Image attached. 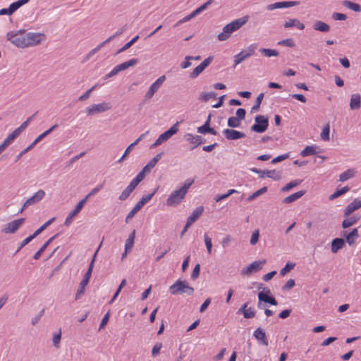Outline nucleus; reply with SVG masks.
Here are the masks:
<instances>
[{
    "instance_id": "f257e3e1",
    "label": "nucleus",
    "mask_w": 361,
    "mask_h": 361,
    "mask_svg": "<svg viewBox=\"0 0 361 361\" xmlns=\"http://www.w3.org/2000/svg\"><path fill=\"white\" fill-rule=\"evenodd\" d=\"M248 17L245 16L243 18H238L232 22L229 23L223 27V32L219 33L217 38L219 41H226L228 39L231 35L240 29L243 25L247 21Z\"/></svg>"
},
{
    "instance_id": "f03ea898",
    "label": "nucleus",
    "mask_w": 361,
    "mask_h": 361,
    "mask_svg": "<svg viewBox=\"0 0 361 361\" xmlns=\"http://www.w3.org/2000/svg\"><path fill=\"white\" fill-rule=\"evenodd\" d=\"M169 291L171 295L185 294L191 296L194 294L195 290L186 281L178 279L169 287Z\"/></svg>"
},
{
    "instance_id": "7ed1b4c3",
    "label": "nucleus",
    "mask_w": 361,
    "mask_h": 361,
    "mask_svg": "<svg viewBox=\"0 0 361 361\" xmlns=\"http://www.w3.org/2000/svg\"><path fill=\"white\" fill-rule=\"evenodd\" d=\"M25 31L24 30H20L17 32H8L6 34V38L13 44L19 48H25Z\"/></svg>"
},
{
    "instance_id": "20e7f679",
    "label": "nucleus",
    "mask_w": 361,
    "mask_h": 361,
    "mask_svg": "<svg viewBox=\"0 0 361 361\" xmlns=\"http://www.w3.org/2000/svg\"><path fill=\"white\" fill-rule=\"evenodd\" d=\"M158 188H156L152 193L148 194L147 195H144L135 204V206L133 208V209L128 214L126 217V222L128 223L132 218L142 209V207L147 203L155 195L157 192Z\"/></svg>"
},
{
    "instance_id": "39448f33",
    "label": "nucleus",
    "mask_w": 361,
    "mask_h": 361,
    "mask_svg": "<svg viewBox=\"0 0 361 361\" xmlns=\"http://www.w3.org/2000/svg\"><path fill=\"white\" fill-rule=\"evenodd\" d=\"M255 123L253 124L250 129L252 131L262 133L267 130L269 126V119L262 115H257L255 118Z\"/></svg>"
},
{
    "instance_id": "423d86ee",
    "label": "nucleus",
    "mask_w": 361,
    "mask_h": 361,
    "mask_svg": "<svg viewBox=\"0 0 361 361\" xmlns=\"http://www.w3.org/2000/svg\"><path fill=\"white\" fill-rule=\"evenodd\" d=\"M179 122H176L169 130L161 134L156 141L151 145V148H154L160 145L164 142L168 140L171 137L178 131Z\"/></svg>"
},
{
    "instance_id": "0eeeda50",
    "label": "nucleus",
    "mask_w": 361,
    "mask_h": 361,
    "mask_svg": "<svg viewBox=\"0 0 361 361\" xmlns=\"http://www.w3.org/2000/svg\"><path fill=\"white\" fill-rule=\"evenodd\" d=\"M26 47L39 44L46 39V36L41 32H27L25 35Z\"/></svg>"
},
{
    "instance_id": "6e6552de",
    "label": "nucleus",
    "mask_w": 361,
    "mask_h": 361,
    "mask_svg": "<svg viewBox=\"0 0 361 361\" xmlns=\"http://www.w3.org/2000/svg\"><path fill=\"white\" fill-rule=\"evenodd\" d=\"M186 194L180 189L173 190L169 196L166 204L169 207H176L185 198Z\"/></svg>"
},
{
    "instance_id": "1a4fd4ad",
    "label": "nucleus",
    "mask_w": 361,
    "mask_h": 361,
    "mask_svg": "<svg viewBox=\"0 0 361 361\" xmlns=\"http://www.w3.org/2000/svg\"><path fill=\"white\" fill-rule=\"evenodd\" d=\"M257 49V44H252L247 47L246 49L242 50L239 54L234 56V67L240 64L246 59L252 56Z\"/></svg>"
},
{
    "instance_id": "9d476101",
    "label": "nucleus",
    "mask_w": 361,
    "mask_h": 361,
    "mask_svg": "<svg viewBox=\"0 0 361 361\" xmlns=\"http://www.w3.org/2000/svg\"><path fill=\"white\" fill-rule=\"evenodd\" d=\"M250 170L253 173H257L260 178L266 176L275 180H279L281 178V173L276 170H260L257 168H251Z\"/></svg>"
},
{
    "instance_id": "9b49d317",
    "label": "nucleus",
    "mask_w": 361,
    "mask_h": 361,
    "mask_svg": "<svg viewBox=\"0 0 361 361\" xmlns=\"http://www.w3.org/2000/svg\"><path fill=\"white\" fill-rule=\"evenodd\" d=\"M45 196V192L42 190H39L36 192L34 195L28 198L23 204L20 212H23L30 205L35 204L41 201Z\"/></svg>"
},
{
    "instance_id": "f8f14e48",
    "label": "nucleus",
    "mask_w": 361,
    "mask_h": 361,
    "mask_svg": "<svg viewBox=\"0 0 361 361\" xmlns=\"http://www.w3.org/2000/svg\"><path fill=\"white\" fill-rule=\"evenodd\" d=\"M111 108V105L106 102H102L100 104H92L86 109L87 115L92 116L94 114L104 112L109 110Z\"/></svg>"
},
{
    "instance_id": "ddd939ff",
    "label": "nucleus",
    "mask_w": 361,
    "mask_h": 361,
    "mask_svg": "<svg viewBox=\"0 0 361 361\" xmlns=\"http://www.w3.org/2000/svg\"><path fill=\"white\" fill-rule=\"evenodd\" d=\"M25 218H20L8 223L3 228L2 232L4 233H15L25 222Z\"/></svg>"
},
{
    "instance_id": "4468645a",
    "label": "nucleus",
    "mask_w": 361,
    "mask_h": 361,
    "mask_svg": "<svg viewBox=\"0 0 361 361\" xmlns=\"http://www.w3.org/2000/svg\"><path fill=\"white\" fill-rule=\"evenodd\" d=\"M166 80L165 75L160 76L154 82H153L149 87V90L145 95V99H150L156 92L160 88L163 82Z\"/></svg>"
},
{
    "instance_id": "2eb2a0df",
    "label": "nucleus",
    "mask_w": 361,
    "mask_h": 361,
    "mask_svg": "<svg viewBox=\"0 0 361 361\" xmlns=\"http://www.w3.org/2000/svg\"><path fill=\"white\" fill-rule=\"evenodd\" d=\"M266 261H255L251 263L249 266L245 268H243L241 270V274L243 275H249L252 272H256L262 269V265L265 264Z\"/></svg>"
},
{
    "instance_id": "dca6fc26",
    "label": "nucleus",
    "mask_w": 361,
    "mask_h": 361,
    "mask_svg": "<svg viewBox=\"0 0 361 361\" xmlns=\"http://www.w3.org/2000/svg\"><path fill=\"white\" fill-rule=\"evenodd\" d=\"M85 200H81L78 202L74 209H73L68 215V216L66 219V221L64 222V224L66 226H68L71 225V224L73 221V218L81 211L82 207L85 204Z\"/></svg>"
},
{
    "instance_id": "f3484780",
    "label": "nucleus",
    "mask_w": 361,
    "mask_h": 361,
    "mask_svg": "<svg viewBox=\"0 0 361 361\" xmlns=\"http://www.w3.org/2000/svg\"><path fill=\"white\" fill-rule=\"evenodd\" d=\"M258 300L260 302H263L265 303H269L271 305H277L278 302L276 298L271 295L270 290H267L266 291H261L258 293Z\"/></svg>"
},
{
    "instance_id": "a211bd4d",
    "label": "nucleus",
    "mask_w": 361,
    "mask_h": 361,
    "mask_svg": "<svg viewBox=\"0 0 361 361\" xmlns=\"http://www.w3.org/2000/svg\"><path fill=\"white\" fill-rule=\"evenodd\" d=\"M258 300L260 302H263L265 303H269L271 305H277L278 302L276 298L271 295L270 290H267L266 291H261L258 293Z\"/></svg>"
},
{
    "instance_id": "6ab92c4d",
    "label": "nucleus",
    "mask_w": 361,
    "mask_h": 361,
    "mask_svg": "<svg viewBox=\"0 0 361 361\" xmlns=\"http://www.w3.org/2000/svg\"><path fill=\"white\" fill-rule=\"evenodd\" d=\"M223 134L226 139L230 140H235L245 137L243 133L228 128L224 130Z\"/></svg>"
},
{
    "instance_id": "aec40b11",
    "label": "nucleus",
    "mask_w": 361,
    "mask_h": 361,
    "mask_svg": "<svg viewBox=\"0 0 361 361\" xmlns=\"http://www.w3.org/2000/svg\"><path fill=\"white\" fill-rule=\"evenodd\" d=\"M299 4L298 1H281L276 2L267 6V10L272 11L277 8H288Z\"/></svg>"
},
{
    "instance_id": "412c9836",
    "label": "nucleus",
    "mask_w": 361,
    "mask_h": 361,
    "mask_svg": "<svg viewBox=\"0 0 361 361\" xmlns=\"http://www.w3.org/2000/svg\"><path fill=\"white\" fill-rule=\"evenodd\" d=\"M361 207V200L355 199L350 203L345 209L343 216L345 217L349 216L353 212Z\"/></svg>"
},
{
    "instance_id": "4be33fe9",
    "label": "nucleus",
    "mask_w": 361,
    "mask_h": 361,
    "mask_svg": "<svg viewBox=\"0 0 361 361\" xmlns=\"http://www.w3.org/2000/svg\"><path fill=\"white\" fill-rule=\"evenodd\" d=\"M137 62H138V59H132L128 61H126L121 64H118L114 68V73H116V74H118V73L126 70L129 67L136 65L137 63Z\"/></svg>"
},
{
    "instance_id": "5701e85b",
    "label": "nucleus",
    "mask_w": 361,
    "mask_h": 361,
    "mask_svg": "<svg viewBox=\"0 0 361 361\" xmlns=\"http://www.w3.org/2000/svg\"><path fill=\"white\" fill-rule=\"evenodd\" d=\"M343 235L345 237L346 242L350 246L353 245L355 243V240L360 237L358 229L357 228H353L351 232L348 234L346 232H343Z\"/></svg>"
},
{
    "instance_id": "b1692460",
    "label": "nucleus",
    "mask_w": 361,
    "mask_h": 361,
    "mask_svg": "<svg viewBox=\"0 0 361 361\" xmlns=\"http://www.w3.org/2000/svg\"><path fill=\"white\" fill-rule=\"evenodd\" d=\"M345 246V240L341 238H334L331 242V250L332 253H337L338 251Z\"/></svg>"
},
{
    "instance_id": "393cba45",
    "label": "nucleus",
    "mask_w": 361,
    "mask_h": 361,
    "mask_svg": "<svg viewBox=\"0 0 361 361\" xmlns=\"http://www.w3.org/2000/svg\"><path fill=\"white\" fill-rule=\"evenodd\" d=\"M253 336L257 340L259 341L262 345L265 346L268 345V340L265 332L261 328H257L254 331Z\"/></svg>"
},
{
    "instance_id": "a878e982",
    "label": "nucleus",
    "mask_w": 361,
    "mask_h": 361,
    "mask_svg": "<svg viewBox=\"0 0 361 361\" xmlns=\"http://www.w3.org/2000/svg\"><path fill=\"white\" fill-rule=\"evenodd\" d=\"M204 207L202 206L197 207L188 218L187 222L192 225L203 213Z\"/></svg>"
},
{
    "instance_id": "bb28decb",
    "label": "nucleus",
    "mask_w": 361,
    "mask_h": 361,
    "mask_svg": "<svg viewBox=\"0 0 361 361\" xmlns=\"http://www.w3.org/2000/svg\"><path fill=\"white\" fill-rule=\"evenodd\" d=\"M283 27L285 28L296 27L300 30L305 29V25L302 23H300V20L296 18L289 19L288 20L286 21L283 24Z\"/></svg>"
},
{
    "instance_id": "cd10ccee",
    "label": "nucleus",
    "mask_w": 361,
    "mask_h": 361,
    "mask_svg": "<svg viewBox=\"0 0 361 361\" xmlns=\"http://www.w3.org/2000/svg\"><path fill=\"white\" fill-rule=\"evenodd\" d=\"M312 27L316 31H320L322 32H328L330 30V26L327 23L322 21V20H316Z\"/></svg>"
},
{
    "instance_id": "c85d7f7f",
    "label": "nucleus",
    "mask_w": 361,
    "mask_h": 361,
    "mask_svg": "<svg viewBox=\"0 0 361 361\" xmlns=\"http://www.w3.org/2000/svg\"><path fill=\"white\" fill-rule=\"evenodd\" d=\"M361 106V97L359 94L351 95L350 108L351 110L359 109Z\"/></svg>"
},
{
    "instance_id": "c756f323",
    "label": "nucleus",
    "mask_w": 361,
    "mask_h": 361,
    "mask_svg": "<svg viewBox=\"0 0 361 361\" xmlns=\"http://www.w3.org/2000/svg\"><path fill=\"white\" fill-rule=\"evenodd\" d=\"M101 245H99V247L97 248V250H96L95 253L94 254V256L92 259V261L89 265V268L87 271V272L85 273L83 279H82V281H85L87 283H89V281L90 279V277H91V275H92V270H93V267H94V261H95V258H96V256H97V254L101 247Z\"/></svg>"
},
{
    "instance_id": "7c9ffc66",
    "label": "nucleus",
    "mask_w": 361,
    "mask_h": 361,
    "mask_svg": "<svg viewBox=\"0 0 361 361\" xmlns=\"http://www.w3.org/2000/svg\"><path fill=\"white\" fill-rule=\"evenodd\" d=\"M187 140L190 143L194 144V147L192 149H194L197 146L204 143L206 140L200 135H193L192 134L187 135Z\"/></svg>"
},
{
    "instance_id": "2f4dec72",
    "label": "nucleus",
    "mask_w": 361,
    "mask_h": 361,
    "mask_svg": "<svg viewBox=\"0 0 361 361\" xmlns=\"http://www.w3.org/2000/svg\"><path fill=\"white\" fill-rule=\"evenodd\" d=\"M305 193V190H300L298 192H296L286 197H285L283 200V202L285 204H290L291 202H293L294 201L297 200L298 199L300 198L302 196H303Z\"/></svg>"
},
{
    "instance_id": "473e14b6",
    "label": "nucleus",
    "mask_w": 361,
    "mask_h": 361,
    "mask_svg": "<svg viewBox=\"0 0 361 361\" xmlns=\"http://www.w3.org/2000/svg\"><path fill=\"white\" fill-rule=\"evenodd\" d=\"M59 235V233L54 235V236H52L51 238H50L47 242L44 243V244L40 247V249L33 256V258L35 260H37L39 259L40 256L42 255V254L43 253V252L46 250V248L47 247V246L51 243V242L55 239L56 238H57V236Z\"/></svg>"
},
{
    "instance_id": "72a5a7b5",
    "label": "nucleus",
    "mask_w": 361,
    "mask_h": 361,
    "mask_svg": "<svg viewBox=\"0 0 361 361\" xmlns=\"http://www.w3.org/2000/svg\"><path fill=\"white\" fill-rule=\"evenodd\" d=\"M318 147L314 145H310L305 147V149L300 152V155L303 157L310 155H314L319 152L317 150Z\"/></svg>"
},
{
    "instance_id": "f704fd0d",
    "label": "nucleus",
    "mask_w": 361,
    "mask_h": 361,
    "mask_svg": "<svg viewBox=\"0 0 361 361\" xmlns=\"http://www.w3.org/2000/svg\"><path fill=\"white\" fill-rule=\"evenodd\" d=\"M163 155V152H160L157 154L152 159H151L149 163L144 166V171H147V172H149L150 170L155 166V165L157 164V162L160 160L161 158V156Z\"/></svg>"
},
{
    "instance_id": "c9c22d12",
    "label": "nucleus",
    "mask_w": 361,
    "mask_h": 361,
    "mask_svg": "<svg viewBox=\"0 0 361 361\" xmlns=\"http://www.w3.org/2000/svg\"><path fill=\"white\" fill-rule=\"evenodd\" d=\"M135 238V230H133L126 240L125 250H126V251H130L132 250L134 245Z\"/></svg>"
},
{
    "instance_id": "e433bc0d",
    "label": "nucleus",
    "mask_w": 361,
    "mask_h": 361,
    "mask_svg": "<svg viewBox=\"0 0 361 361\" xmlns=\"http://www.w3.org/2000/svg\"><path fill=\"white\" fill-rule=\"evenodd\" d=\"M355 174V171L353 169H348L339 176V180L341 182H345L347 180L353 178Z\"/></svg>"
},
{
    "instance_id": "4c0bfd02",
    "label": "nucleus",
    "mask_w": 361,
    "mask_h": 361,
    "mask_svg": "<svg viewBox=\"0 0 361 361\" xmlns=\"http://www.w3.org/2000/svg\"><path fill=\"white\" fill-rule=\"evenodd\" d=\"M359 216H353L350 218L344 219L342 222L343 228L345 229L354 225L359 220Z\"/></svg>"
},
{
    "instance_id": "58836bf2",
    "label": "nucleus",
    "mask_w": 361,
    "mask_h": 361,
    "mask_svg": "<svg viewBox=\"0 0 361 361\" xmlns=\"http://www.w3.org/2000/svg\"><path fill=\"white\" fill-rule=\"evenodd\" d=\"M342 4L345 7H346L349 9H351L355 12H360L361 11V6L358 4L345 0V1H343Z\"/></svg>"
},
{
    "instance_id": "ea45409f",
    "label": "nucleus",
    "mask_w": 361,
    "mask_h": 361,
    "mask_svg": "<svg viewBox=\"0 0 361 361\" xmlns=\"http://www.w3.org/2000/svg\"><path fill=\"white\" fill-rule=\"evenodd\" d=\"M54 220L55 218L53 217L47 222H45L42 226H41L38 229H37L32 235H30V237H31L32 239L33 240L35 237L40 234L44 229H46L47 227L49 226Z\"/></svg>"
},
{
    "instance_id": "a19ab883",
    "label": "nucleus",
    "mask_w": 361,
    "mask_h": 361,
    "mask_svg": "<svg viewBox=\"0 0 361 361\" xmlns=\"http://www.w3.org/2000/svg\"><path fill=\"white\" fill-rule=\"evenodd\" d=\"M348 190H349V188L348 186H345V187L342 188L341 189H337L333 194H331L329 197V200H333L340 197L341 195L345 194Z\"/></svg>"
},
{
    "instance_id": "79ce46f5",
    "label": "nucleus",
    "mask_w": 361,
    "mask_h": 361,
    "mask_svg": "<svg viewBox=\"0 0 361 361\" xmlns=\"http://www.w3.org/2000/svg\"><path fill=\"white\" fill-rule=\"evenodd\" d=\"M259 51L267 57L278 56L279 55V51L276 49L262 48Z\"/></svg>"
},
{
    "instance_id": "37998d69",
    "label": "nucleus",
    "mask_w": 361,
    "mask_h": 361,
    "mask_svg": "<svg viewBox=\"0 0 361 361\" xmlns=\"http://www.w3.org/2000/svg\"><path fill=\"white\" fill-rule=\"evenodd\" d=\"M30 0H18L16 2L12 3L9 6V8L12 13H13L16 11H17L20 7L25 5L27 2H29Z\"/></svg>"
},
{
    "instance_id": "c03bdc74",
    "label": "nucleus",
    "mask_w": 361,
    "mask_h": 361,
    "mask_svg": "<svg viewBox=\"0 0 361 361\" xmlns=\"http://www.w3.org/2000/svg\"><path fill=\"white\" fill-rule=\"evenodd\" d=\"M216 94L214 92H202L198 98L199 100L207 102L212 98H215Z\"/></svg>"
},
{
    "instance_id": "a18cd8bd",
    "label": "nucleus",
    "mask_w": 361,
    "mask_h": 361,
    "mask_svg": "<svg viewBox=\"0 0 361 361\" xmlns=\"http://www.w3.org/2000/svg\"><path fill=\"white\" fill-rule=\"evenodd\" d=\"M330 125L328 123L323 128L322 132L320 134L321 138L324 141H329L330 139Z\"/></svg>"
},
{
    "instance_id": "49530a36",
    "label": "nucleus",
    "mask_w": 361,
    "mask_h": 361,
    "mask_svg": "<svg viewBox=\"0 0 361 361\" xmlns=\"http://www.w3.org/2000/svg\"><path fill=\"white\" fill-rule=\"evenodd\" d=\"M302 180H299V179L293 180V181L288 183V184H286V185H284L281 188V191H283V192L288 191L290 189L293 188L294 187H296L297 185L300 184L302 183Z\"/></svg>"
},
{
    "instance_id": "de8ad7c7",
    "label": "nucleus",
    "mask_w": 361,
    "mask_h": 361,
    "mask_svg": "<svg viewBox=\"0 0 361 361\" xmlns=\"http://www.w3.org/2000/svg\"><path fill=\"white\" fill-rule=\"evenodd\" d=\"M267 191V187L264 186L262 188H260L259 190L255 191V192H253L251 195H250L247 200V201H252L254 199H255L256 197L260 196L261 195L264 194V192H266Z\"/></svg>"
},
{
    "instance_id": "09e8293b",
    "label": "nucleus",
    "mask_w": 361,
    "mask_h": 361,
    "mask_svg": "<svg viewBox=\"0 0 361 361\" xmlns=\"http://www.w3.org/2000/svg\"><path fill=\"white\" fill-rule=\"evenodd\" d=\"M139 39V36L137 35L135 36V37H133L130 41H129L128 42H127L123 47H121L120 49H118L116 53V54H118L126 50H127L128 49H129L137 39Z\"/></svg>"
},
{
    "instance_id": "8fccbe9b",
    "label": "nucleus",
    "mask_w": 361,
    "mask_h": 361,
    "mask_svg": "<svg viewBox=\"0 0 361 361\" xmlns=\"http://www.w3.org/2000/svg\"><path fill=\"white\" fill-rule=\"evenodd\" d=\"M88 284L87 282L85 281H81L80 283L79 288L77 290L76 295H75V300H78L80 298V297L84 294L85 293V286Z\"/></svg>"
},
{
    "instance_id": "3c124183",
    "label": "nucleus",
    "mask_w": 361,
    "mask_h": 361,
    "mask_svg": "<svg viewBox=\"0 0 361 361\" xmlns=\"http://www.w3.org/2000/svg\"><path fill=\"white\" fill-rule=\"evenodd\" d=\"M211 114H209L207 121L202 126L197 128V133H204L205 130H207L209 128H210V121H211Z\"/></svg>"
},
{
    "instance_id": "603ef678",
    "label": "nucleus",
    "mask_w": 361,
    "mask_h": 361,
    "mask_svg": "<svg viewBox=\"0 0 361 361\" xmlns=\"http://www.w3.org/2000/svg\"><path fill=\"white\" fill-rule=\"evenodd\" d=\"M295 266V263L287 262L285 267L281 269L280 275L285 276L288 272L290 271L293 269H294Z\"/></svg>"
},
{
    "instance_id": "864d4df0",
    "label": "nucleus",
    "mask_w": 361,
    "mask_h": 361,
    "mask_svg": "<svg viewBox=\"0 0 361 361\" xmlns=\"http://www.w3.org/2000/svg\"><path fill=\"white\" fill-rule=\"evenodd\" d=\"M240 125L239 118L231 116L228 119V126L231 128H238Z\"/></svg>"
},
{
    "instance_id": "5fc2aeb1",
    "label": "nucleus",
    "mask_w": 361,
    "mask_h": 361,
    "mask_svg": "<svg viewBox=\"0 0 361 361\" xmlns=\"http://www.w3.org/2000/svg\"><path fill=\"white\" fill-rule=\"evenodd\" d=\"M278 44L288 47H294L295 46V42L292 38L282 39L278 42Z\"/></svg>"
},
{
    "instance_id": "6e6d98bb",
    "label": "nucleus",
    "mask_w": 361,
    "mask_h": 361,
    "mask_svg": "<svg viewBox=\"0 0 361 361\" xmlns=\"http://www.w3.org/2000/svg\"><path fill=\"white\" fill-rule=\"evenodd\" d=\"M264 98V94L263 93H260L256 100H255V105L252 107V111L254 112V111H257L260 107V104L262 103V101Z\"/></svg>"
},
{
    "instance_id": "4d7b16f0",
    "label": "nucleus",
    "mask_w": 361,
    "mask_h": 361,
    "mask_svg": "<svg viewBox=\"0 0 361 361\" xmlns=\"http://www.w3.org/2000/svg\"><path fill=\"white\" fill-rule=\"evenodd\" d=\"M133 191V190H131L129 187L127 186L121 193V195L118 197V199L121 201L126 200L130 196Z\"/></svg>"
},
{
    "instance_id": "13d9d810",
    "label": "nucleus",
    "mask_w": 361,
    "mask_h": 361,
    "mask_svg": "<svg viewBox=\"0 0 361 361\" xmlns=\"http://www.w3.org/2000/svg\"><path fill=\"white\" fill-rule=\"evenodd\" d=\"M214 0H208L207 2H205L204 4H203L202 6H200V7H198L197 9H195L194 11L195 13L197 16L199 15L201 12H202L203 11H204L205 9L207 8V7L211 5L212 3H213Z\"/></svg>"
},
{
    "instance_id": "bf43d9fd",
    "label": "nucleus",
    "mask_w": 361,
    "mask_h": 361,
    "mask_svg": "<svg viewBox=\"0 0 361 361\" xmlns=\"http://www.w3.org/2000/svg\"><path fill=\"white\" fill-rule=\"evenodd\" d=\"M104 184L98 185L97 187L93 188L82 200H85V202L92 195L97 194L99 191H100L103 188Z\"/></svg>"
},
{
    "instance_id": "052dcab7",
    "label": "nucleus",
    "mask_w": 361,
    "mask_h": 361,
    "mask_svg": "<svg viewBox=\"0 0 361 361\" xmlns=\"http://www.w3.org/2000/svg\"><path fill=\"white\" fill-rule=\"evenodd\" d=\"M161 348H162L161 343H159V342L156 343L152 348V356L153 357H157L159 354L160 350Z\"/></svg>"
},
{
    "instance_id": "680f3d73",
    "label": "nucleus",
    "mask_w": 361,
    "mask_h": 361,
    "mask_svg": "<svg viewBox=\"0 0 361 361\" xmlns=\"http://www.w3.org/2000/svg\"><path fill=\"white\" fill-rule=\"evenodd\" d=\"M61 338V331L59 333L55 334L53 336V339H52L53 345L56 348H59L60 346Z\"/></svg>"
},
{
    "instance_id": "e2e57ef3",
    "label": "nucleus",
    "mask_w": 361,
    "mask_h": 361,
    "mask_svg": "<svg viewBox=\"0 0 361 361\" xmlns=\"http://www.w3.org/2000/svg\"><path fill=\"white\" fill-rule=\"evenodd\" d=\"M204 69L202 68V67L199 65L197 66L193 71L192 72L190 73V78L193 79V78H196Z\"/></svg>"
},
{
    "instance_id": "0e129e2a",
    "label": "nucleus",
    "mask_w": 361,
    "mask_h": 361,
    "mask_svg": "<svg viewBox=\"0 0 361 361\" xmlns=\"http://www.w3.org/2000/svg\"><path fill=\"white\" fill-rule=\"evenodd\" d=\"M204 240L205 245L207 247V252L209 254H211L212 248V239L207 235V234H204Z\"/></svg>"
},
{
    "instance_id": "69168bd1",
    "label": "nucleus",
    "mask_w": 361,
    "mask_h": 361,
    "mask_svg": "<svg viewBox=\"0 0 361 361\" xmlns=\"http://www.w3.org/2000/svg\"><path fill=\"white\" fill-rule=\"evenodd\" d=\"M18 136L19 135L16 133L15 130H13L12 133L8 135L4 142H6L7 145H10Z\"/></svg>"
},
{
    "instance_id": "338daca9",
    "label": "nucleus",
    "mask_w": 361,
    "mask_h": 361,
    "mask_svg": "<svg viewBox=\"0 0 361 361\" xmlns=\"http://www.w3.org/2000/svg\"><path fill=\"white\" fill-rule=\"evenodd\" d=\"M259 230H256L255 231L252 235H251V238H250V244L254 245H255L258 241H259Z\"/></svg>"
},
{
    "instance_id": "774afa93",
    "label": "nucleus",
    "mask_w": 361,
    "mask_h": 361,
    "mask_svg": "<svg viewBox=\"0 0 361 361\" xmlns=\"http://www.w3.org/2000/svg\"><path fill=\"white\" fill-rule=\"evenodd\" d=\"M194 183V180L192 179H187L183 185L180 187V188L185 193L187 194L188 189L192 185V184Z\"/></svg>"
}]
</instances>
